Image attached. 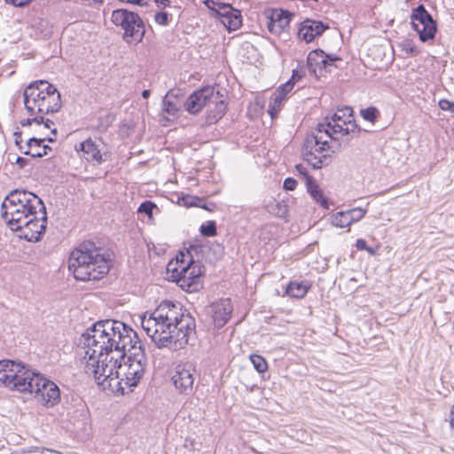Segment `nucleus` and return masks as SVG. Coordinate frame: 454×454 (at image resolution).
<instances>
[{
	"label": "nucleus",
	"instance_id": "58836bf2",
	"mask_svg": "<svg viewBox=\"0 0 454 454\" xmlns=\"http://www.w3.org/2000/svg\"><path fill=\"white\" fill-rule=\"evenodd\" d=\"M294 82L292 80H288L286 83L280 85L276 90L281 91V94L286 97V95L293 90Z\"/></svg>",
	"mask_w": 454,
	"mask_h": 454
},
{
	"label": "nucleus",
	"instance_id": "7c9ffc66",
	"mask_svg": "<svg viewBox=\"0 0 454 454\" xmlns=\"http://www.w3.org/2000/svg\"><path fill=\"white\" fill-rule=\"evenodd\" d=\"M162 111L168 114L166 120L170 121L171 118L177 117L179 107L175 102L165 98L162 101Z\"/></svg>",
	"mask_w": 454,
	"mask_h": 454
},
{
	"label": "nucleus",
	"instance_id": "c756f323",
	"mask_svg": "<svg viewBox=\"0 0 454 454\" xmlns=\"http://www.w3.org/2000/svg\"><path fill=\"white\" fill-rule=\"evenodd\" d=\"M286 99V97L281 94V91L275 90L273 94L270 97V103H269V109L268 112L271 118H274L275 115L278 113L280 110L282 102Z\"/></svg>",
	"mask_w": 454,
	"mask_h": 454
},
{
	"label": "nucleus",
	"instance_id": "c03bdc74",
	"mask_svg": "<svg viewBox=\"0 0 454 454\" xmlns=\"http://www.w3.org/2000/svg\"><path fill=\"white\" fill-rule=\"evenodd\" d=\"M199 207H201V208H204V209H206L207 211L212 212V211H214L215 209L216 205L214 202H207L206 203V202H204L202 200V202L200 203V206Z\"/></svg>",
	"mask_w": 454,
	"mask_h": 454
},
{
	"label": "nucleus",
	"instance_id": "f257e3e1",
	"mask_svg": "<svg viewBox=\"0 0 454 454\" xmlns=\"http://www.w3.org/2000/svg\"><path fill=\"white\" fill-rule=\"evenodd\" d=\"M84 372L103 389L121 391L136 387L147 359L136 332L116 320L98 321L82 335Z\"/></svg>",
	"mask_w": 454,
	"mask_h": 454
},
{
	"label": "nucleus",
	"instance_id": "864d4df0",
	"mask_svg": "<svg viewBox=\"0 0 454 454\" xmlns=\"http://www.w3.org/2000/svg\"><path fill=\"white\" fill-rule=\"evenodd\" d=\"M450 427L454 429V405L452 406L451 411H450Z\"/></svg>",
	"mask_w": 454,
	"mask_h": 454
},
{
	"label": "nucleus",
	"instance_id": "b1692460",
	"mask_svg": "<svg viewBox=\"0 0 454 454\" xmlns=\"http://www.w3.org/2000/svg\"><path fill=\"white\" fill-rule=\"evenodd\" d=\"M32 118H27V120H23L20 123L23 127L31 126L33 123H35L37 126H43V129H51L52 135H57V128L53 127L54 122L50 119H45L44 117H41L40 115H31Z\"/></svg>",
	"mask_w": 454,
	"mask_h": 454
},
{
	"label": "nucleus",
	"instance_id": "4d7b16f0",
	"mask_svg": "<svg viewBox=\"0 0 454 454\" xmlns=\"http://www.w3.org/2000/svg\"><path fill=\"white\" fill-rule=\"evenodd\" d=\"M95 2H103V0H94Z\"/></svg>",
	"mask_w": 454,
	"mask_h": 454
},
{
	"label": "nucleus",
	"instance_id": "6e6d98bb",
	"mask_svg": "<svg viewBox=\"0 0 454 454\" xmlns=\"http://www.w3.org/2000/svg\"><path fill=\"white\" fill-rule=\"evenodd\" d=\"M370 254H374V250L372 247H368V249H365Z\"/></svg>",
	"mask_w": 454,
	"mask_h": 454
},
{
	"label": "nucleus",
	"instance_id": "20e7f679",
	"mask_svg": "<svg viewBox=\"0 0 454 454\" xmlns=\"http://www.w3.org/2000/svg\"><path fill=\"white\" fill-rule=\"evenodd\" d=\"M68 270L77 280H98L108 273L110 259L94 243L83 242L71 252Z\"/></svg>",
	"mask_w": 454,
	"mask_h": 454
},
{
	"label": "nucleus",
	"instance_id": "de8ad7c7",
	"mask_svg": "<svg viewBox=\"0 0 454 454\" xmlns=\"http://www.w3.org/2000/svg\"><path fill=\"white\" fill-rule=\"evenodd\" d=\"M295 168L300 174L305 176V180L307 181V176H309L308 175L306 168L302 164H297Z\"/></svg>",
	"mask_w": 454,
	"mask_h": 454
},
{
	"label": "nucleus",
	"instance_id": "f3484780",
	"mask_svg": "<svg viewBox=\"0 0 454 454\" xmlns=\"http://www.w3.org/2000/svg\"><path fill=\"white\" fill-rule=\"evenodd\" d=\"M232 309V305L229 299L212 303L210 306V313L215 326L217 328L223 327L229 321Z\"/></svg>",
	"mask_w": 454,
	"mask_h": 454
},
{
	"label": "nucleus",
	"instance_id": "5701e85b",
	"mask_svg": "<svg viewBox=\"0 0 454 454\" xmlns=\"http://www.w3.org/2000/svg\"><path fill=\"white\" fill-rule=\"evenodd\" d=\"M307 190L310 196L324 208L329 207L328 200L325 197L323 191L311 176H307Z\"/></svg>",
	"mask_w": 454,
	"mask_h": 454
},
{
	"label": "nucleus",
	"instance_id": "f704fd0d",
	"mask_svg": "<svg viewBox=\"0 0 454 454\" xmlns=\"http://www.w3.org/2000/svg\"><path fill=\"white\" fill-rule=\"evenodd\" d=\"M378 110L375 107H367L365 109L361 110V116L371 122H374L378 117Z\"/></svg>",
	"mask_w": 454,
	"mask_h": 454
},
{
	"label": "nucleus",
	"instance_id": "f8f14e48",
	"mask_svg": "<svg viewBox=\"0 0 454 454\" xmlns=\"http://www.w3.org/2000/svg\"><path fill=\"white\" fill-rule=\"evenodd\" d=\"M35 387L30 394H35V397L47 407H53L59 403L60 390L56 383L41 373L35 377Z\"/></svg>",
	"mask_w": 454,
	"mask_h": 454
},
{
	"label": "nucleus",
	"instance_id": "9b49d317",
	"mask_svg": "<svg viewBox=\"0 0 454 454\" xmlns=\"http://www.w3.org/2000/svg\"><path fill=\"white\" fill-rule=\"evenodd\" d=\"M47 227V212L43 205V209H38L33 216L27 217L18 231H21V237L29 242H37L42 239Z\"/></svg>",
	"mask_w": 454,
	"mask_h": 454
},
{
	"label": "nucleus",
	"instance_id": "72a5a7b5",
	"mask_svg": "<svg viewBox=\"0 0 454 454\" xmlns=\"http://www.w3.org/2000/svg\"><path fill=\"white\" fill-rule=\"evenodd\" d=\"M200 231L205 237H214L217 234L216 223L214 221H208L206 224L200 226Z\"/></svg>",
	"mask_w": 454,
	"mask_h": 454
},
{
	"label": "nucleus",
	"instance_id": "4be33fe9",
	"mask_svg": "<svg viewBox=\"0 0 454 454\" xmlns=\"http://www.w3.org/2000/svg\"><path fill=\"white\" fill-rule=\"evenodd\" d=\"M48 141L50 143L56 141V136L52 135L50 137H30L27 142V150L23 151L24 154L31 155L33 158L42 157V147L43 144Z\"/></svg>",
	"mask_w": 454,
	"mask_h": 454
},
{
	"label": "nucleus",
	"instance_id": "a211bd4d",
	"mask_svg": "<svg viewBox=\"0 0 454 454\" xmlns=\"http://www.w3.org/2000/svg\"><path fill=\"white\" fill-rule=\"evenodd\" d=\"M294 13L281 9H275L269 16L268 28L270 33L280 35L288 27Z\"/></svg>",
	"mask_w": 454,
	"mask_h": 454
},
{
	"label": "nucleus",
	"instance_id": "39448f33",
	"mask_svg": "<svg viewBox=\"0 0 454 454\" xmlns=\"http://www.w3.org/2000/svg\"><path fill=\"white\" fill-rule=\"evenodd\" d=\"M43 209V200L35 193L26 190H12L1 205V216L12 231L20 229V224L27 217Z\"/></svg>",
	"mask_w": 454,
	"mask_h": 454
},
{
	"label": "nucleus",
	"instance_id": "ddd939ff",
	"mask_svg": "<svg viewBox=\"0 0 454 454\" xmlns=\"http://www.w3.org/2000/svg\"><path fill=\"white\" fill-rule=\"evenodd\" d=\"M43 87L39 85V80L31 82L23 92V101L29 115L43 117Z\"/></svg>",
	"mask_w": 454,
	"mask_h": 454
},
{
	"label": "nucleus",
	"instance_id": "bb28decb",
	"mask_svg": "<svg viewBox=\"0 0 454 454\" xmlns=\"http://www.w3.org/2000/svg\"><path fill=\"white\" fill-rule=\"evenodd\" d=\"M331 224L337 228H348L350 231L352 225L348 210L334 213L330 217Z\"/></svg>",
	"mask_w": 454,
	"mask_h": 454
},
{
	"label": "nucleus",
	"instance_id": "dca6fc26",
	"mask_svg": "<svg viewBox=\"0 0 454 454\" xmlns=\"http://www.w3.org/2000/svg\"><path fill=\"white\" fill-rule=\"evenodd\" d=\"M213 95V87H204L194 91L189 96L185 102V109L192 114H198L203 107H206L210 101L209 96Z\"/></svg>",
	"mask_w": 454,
	"mask_h": 454
},
{
	"label": "nucleus",
	"instance_id": "c85d7f7f",
	"mask_svg": "<svg viewBox=\"0 0 454 454\" xmlns=\"http://www.w3.org/2000/svg\"><path fill=\"white\" fill-rule=\"evenodd\" d=\"M267 211L278 217H285L288 212V207L285 201L271 200L266 206Z\"/></svg>",
	"mask_w": 454,
	"mask_h": 454
},
{
	"label": "nucleus",
	"instance_id": "37998d69",
	"mask_svg": "<svg viewBox=\"0 0 454 454\" xmlns=\"http://www.w3.org/2000/svg\"><path fill=\"white\" fill-rule=\"evenodd\" d=\"M303 76H304L303 71L295 69L293 71L292 76L289 80H292V82H294V84L296 82L300 81Z\"/></svg>",
	"mask_w": 454,
	"mask_h": 454
},
{
	"label": "nucleus",
	"instance_id": "6e6552de",
	"mask_svg": "<svg viewBox=\"0 0 454 454\" xmlns=\"http://www.w3.org/2000/svg\"><path fill=\"white\" fill-rule=\"evenodd\" d=\"M112 22L121 27L124 33L123 38L129 42V38L140 42L145 35V27L141 18L133 12L118 9L112 12Z\"/></svg>",
	"mask_w": 454,
	"mask_h": 454
},
{
	"label": "nucleus",
	"instance_id": "8fccbe9b",
	"mask_svg": "<svg viewBox=\"0 0 454 454\" xmlns=\"http://www.w3.org/2000/svg\"><path fill=\"white\" fill-rule=\"evenodd\" d=\"M51 148L49 145H44V143H43L42 150H41L42 157L44 156V155H47L48 154V151H51Z\"/></svg>",
	"mask_w": 454,
	"mask_h": 454
},
{
	"label": "nucleus",
	"instance_id": "a19ab883",
	"mask_svg": "<svg viewBox=\"0 0 454 454\" xmlns=\"http://www.w3.org/2000/svg\"><path fill=\"white\" fill-rule=\"evenodd\" d=\"M297 181L292 177H287L285 179L283 187L286 191H294L296 188Z\"/></svg>",
	"mask_w": 454,
	"mask_h": 454
},
{
	"label": "nucleus",
	"instance_id": "473e14b6",
	"mask_svg": "<svg viewBox=\"0 0 454 454\" xmlns=\"http://www.w3.org/2000/svg\"><path fill=\"white\" fill-rule=\"evenodd\" d=\"M351 223H355L362 220L367 213V209L362 207H354L348 210Z\"/></svg>",
	"mask_w": 454,
	"mask_h": 454
},
{
	"label": "nucleus",
	"instance_id": "79ce46f5",
	"mask_svg": "<svg viewBox=\"0 0 454 454\" xmlns=\"http://www.w3.org/2000/svg\"><path fill=\"white\" fill-rule=\"evenodd\" d=\"M401 47L403 51H404L406 53L412 54L416 52V48L412 45V43L409 41H404L401 43Z\"/></svg>",
	"mask_w": 454,
	"mask_h": 454
},
{
	"label": "nucleus",
	"instance_id": "a18cd8bd",
	"mask_svg": "<svg viewBox=\"0 0 454 454\" xmlns=\"http://www.w3.org/2000/svg\"><path fill=\"white\" fill-rule=\"evenodd\" d=\"M31 1L32 0H5L7 4H12L15 6H24Z\"/></svg>",
	"mask_w": 454,
	"mask_h": 454
},
{
	"label": "nucleus",
	"instance_id": "603ef678",
	"mask_svg": "<svg viewBox=\"0 0 454 454\" xmlns=\"http://www.w3.org/2000/svg\"><path fill=\"white\" fill-rule=\"evenodd\" d=\"M155 3L158 4V5H162L164 7L166 6H168L169 4H170V1L169 0H154Z\"/></svg>",
	"mask_w": 454,
	"mask_h": 454
},
{
	"label": "nucleus",
	"instance_id": "3c124183",
	"mask_svg": "<svg viewBox=\"0 0 454 454\" xmlns=\"http://www.w3.org/2000/svg\"><path fill=\"white\" fill-rule=\"evenodd\" d=\"M14 137H15V144L20 145L22 141L21 140V132L20 131L14 132Z\"/></svg>",
	"mask_w": 454,
	"mask_h": 454
},
{
	"label": "nucleus",
	"instance_id": "4468645a",
	"mask_svg": "<svg viewBox=\"0 0 454 454\" xmlns=\"http://www.w3.org/2000/svg\"><path fill=\"white\" fill-rule=\"evenodd\" d=\"M340 60L336 55L326 54L322 50H314L309 53L307 58V65L311 74L316 76L324 75L330 67L334 66L336 61Z\"/></svg>",
	"mask_w": 454,
	"mask_h": 454
},
{
	"label": "nucleus",
	"instance_id": "5fc2aeb1",
	"mask_svg": "<svg viewBox=\"0 0 454 454\" xmlns=\"http://www.w3.org/2000/svg\"><path fill=\"white\" fill-rule=\"evenodd\" d=\"M150 94H151V92H150V90H143V92H142V97H143L144 98H149V96H150Z\"/></svg>",
	"mask_w": 454,
	"mask_h": 454
},
{
	"label": "nucleus",
	"instance_id": "0eeeda50",
	"mask_svg": "<svg viewBox=\"0 0 454 454\" xmlns=\"http://www.w3.org/2000/svg\"><path fill=\"white\" fill-rule=\"evenodd\" d=\"M192 249L196 248L192 247L187 251L188 256H190L187 262H185L186 255L182 254L180 261L177 258L176 263L169 262L168 265V271L172 272V278L182 289L187 292L198 290L202 275L201 263L199 261L193 260L191 255V250Z\"/></svg>",
	"mask_w": 454,
	"mask_h": 454
},
{
	"label": "nucleus",
	"instance_id": "09e8293b",
	"mask_svg": "<svg viewBox=\"0 0 454 454\" xmlns=\"http://www.w3.org/2000/svg\"><path fill=\"white\" fill-rule=\"evenodd\" d=\"M16 163L20 167L23 168L27 165V160L22 157H17L16 158Z\"/></svg>",
	"mask_w": 454,
	"mask_h": 454
},
{
	"label": "nucleus",
	"instance_id": "412c9836",
	"mask_svg": "<svg viewBox=\"0 0 454 454\" xmlns=\"http://www.w3.org/2000/svg\"><path fill=\"white\" fill-rule=\"evenodd\" d=\"M75 148L76 151H81L83 153L84 158L88 161H95L98 164L104 161L98 145H97L91 138H88L80 143L78 146H75Z\"/></svg>",
	"mask_w": 454,
	"mask_h": 454
},
{
	"label": "nucleus",
	"instance_id": "c9c22d12",
	"mask_svg": "<svg viewBox=\"0 0 454 454\" xmlns=\"http://www.w3.org/2000/svg\"><path fill=\"white\" fill-rule=\"evenodd\" d=\"M155 204L153 203L152 201H149V200H146L145 202H143L139 207H138V212L139 213H145L148 216H152L153 215V210L155 208Z\"/></svg>",
	"mask_w": 454,
	"mask_h": 454
},
{
	"label": "nucleus",
	"instance_id": "f03ea898",
	"mask_svg": "<svg viewBox=\"0 0 454 454\" xmlns=\"http://www.w3.org/2000/svg\"><path fill=\"white\" fill-rule=\"evenodd\" d=\"M195 319L180 303L161 302L141 317V326L158 348L181 349L195 333Z\"/></svg>",
	"mask_w": 454,
	"mask_h": 454
},
{
	"label": "nucleus",
	"instance_id": "a878e982",
	"mask_svg": "<svg viewBox=\"0 0 454 454\" xmlns=\"http://www.w3.org/2000/svg\"><path fill=\"white\" fill-rule=\"evenodd\" d=\"M309 286L304 282H290L286 288V294L292 298H303L309 291Z\"/></svg>",
	"mask_w": 454,
	"mask_h": 454
},
{
	"label": "nucleus",
	"instance_id": "393cba45",
	"mask_svg": "<svg viewBox=\"0 0 454 454\" xmlns=\"http://www.w3.org/2000/svg\"><path fill=\"white\" fill-rule=\"evenodd\" d=\"M221 22L229 31L239 29L242 25L240 11L234 9L228 16L223 18Z\"/></svg>",
	"mask_w": 454,
	"mask_h": 454
},
{
	"label": "nucleus",
	"instance_id": "cd10ccee",
	"mask_svg": "<svg viewBox=\"0 0 454 454\" xmlns=\"http://www.w3.org/2000/svg\"><path fill=\"white\" fill-rule=\"evenodd\" d=\"M207 7L215 13V16L220 19V21L234 10L231 4L221 2L207 0Z\"/></svg>",
	"mask_w": 454,
	"mask_h": 454
},
{
	"label": "nucleus",
	"instance_id": "aec40b11",
	"mask_svg": "<svg viewBox=\"0 0 454 454\" xmlns=\"http://www.w3.org/2000/svg\"><path fill=\"white\" fill-rule=\"evenodd\" d=\"M327 28L328 26L325 25L322 21L307 20L299 28L298 37L306 43H310Z\"/></svg>",
	"mask_w": 454,
	"mask_h": 454
},
{
	"label": "nucleus",
	"instance_id": "6ab92c4d",
	"mask_svg": "<svg viewBox=\"0 0 454 454\" xmlns=\"http://www.w3.org/2000/svg\"><path fill=\"white\" fill-rule=\"evenodd\" d=\"M208 98H210V101H208V104L206 106L207 120L210 122H216L224 115L227 105L223 98V95L220 94L219 90H215L214 87L213 95Z\"/></svg>",
	"mask_w": 454,
	"mask_h": 454
},
{
	"label": "nucleus",
	"instance_id": "4c0bfd02",
	"mask_svg": "<svg viewBox=\"0 0 454 454\" xmlns=\"http://www.w3.org/2000/svg\"><path fill=\"white\" fill-rule=\"evenodd\" d=\"M439 107L442 111H448L450 113H454V102L450 101L448 99H441L439 101Z\"/></svg>",
	"mask_w": 454,
	"mask_h": 454
},
{
	"label": "nucleus",
	"instance_id": "e433bc0d",
	"mask_svg": "<svg viewBox=\"0 0 454 454\" xmlns=\"http://www.w3.org/2000/svg\"><path fill=\"white\" fill-rule=\"evenodd\" d=\"M154 20L157 24L165 26L168 23V14L166 12H159L154 15Z\"/></svg>",
	"mask_w": 454,
	"mask_h": 454
},
{
	"label": "nucleus",
	"instance_id": "9d476101",
	"mask_svg": "<svg viewBox=\"0 0 454 454\" xmlns=\"http://www.w3.org/2000/svg\"><path fill=\"white\" fill-rule=\"evenodd\" d=\"M411 24L418 33L420 41L427 42L434 37L437 30L436 23L423 4L412 10Z\"/></svg>",
	"mask_w": 454,
	"mask_h": 454
},
{
	"label": "nucleus",
	"instance_id": "1a4fd4ad",
	"mask_svg": "<svg viewBox=\"0 0 454 454\" xmlns=\"http://www.w3.org/2000/svg\"><path fill=\"white\" fill-rule=\"evenodd\" d=\"M198 377L196 366L192 362L176 364L171 372V382L176 391L184 395H190L194 389V382Z\"/></svg>",
	"mask_w": 454,
	"mask_h": 454
},
{
	"label": "nucleus",
	"instance_id": "2eb2a0df",
	"mask_svg": "<svg viewBox=\"0 0 454 454\" xmlns=\"http://www.w3.org/2000/svg\"><path fill=\"white\" fill-rule=\"evenodd\" d=\"M43 87V117L46 114L58 113L61 108V96L57 88L45 80H39Z\"/></svg>",
	"mask_w": 454,
	"mask_h": 454
},
{
	"label": "nucleus",
	"instance_id": "ea45409f",
	"mask_svg": "<svg viewBox=\"0 0 454 454\" xmlns=\"http://www.w3.org/2000/svg\"><path fill=\"white\" fill-rule=\"evenodd\" d=\"M184 203L185 205L189 206V207H200V203L202 202V200L198 198V197H191V196H188L187 198H184Z\"/></svg>",
	"mask_w": 454,
	"mask_h": 454
},
{
	"label": "nucleus",
	"instance_id": "49530a36",
	"mask_svg": "<svg viewBox=\"0 0 454 454\" xmlns=\"http://www.w3.org/2000/svg\"><path fill=\"white\" fill-rule=\"evenodd\" d=\"M356 247L357 250H365L368 249L367 243L363 239H358L356 242Z\"/></svg>",
	"mask_w": 454,
	"mask_h": 454
},
{
	"label": "nucleus",
	"instance_id": "423d86ee",
	"mask_svg": "<svg viewBox=\"0 0 454 454\" xmlns=\"http://www.w3.org/2000/svg\"><path fill=\"white\" fill-rule=\"evenodd\" d=\"M35 372L21 362L0 361V384L12 391L30 393L35 387Z\"/></svg>",
	"mask_w": 454,
	"mask_h": 454
},
{
	"label": "nucleus",
	"instance_id": "7ed1b4c3",
	"mask_svg": "<svg viewBox=\"0 0 454 454\" xmlns=\"http://www.w3.org/2000/svg\"><path fill=\"white\" fill-rule=\"evenodd\" d=\"M349 106L337 109L331 118L326 117L325 122L319 123L317 128L309 134L303 145V159L313 168H321L331 162L330 140L340 137H353L359 133Z\"/></svg>",
	"mask_w": 454,
	"mask_h": 454
},
{
	"label": "nucleus",
	"instance_id": "2f4dec72",
	"mask_svg": "<svg viewBox=\"0 0 454 454\" xmlns=\"http://www.w3.org/2000/svg\"><path fill=\"white\" fill-rule=\"evenodd\" d=\"M250 360H251L254 369L258 372L262 373L267 371L268 364H267L266 360L264 359V357H262V356L255 355V354L251 355Z\"/></svg>",
	"mask_w": 454,
	"mask_h": 454
}]
</instances>
